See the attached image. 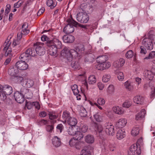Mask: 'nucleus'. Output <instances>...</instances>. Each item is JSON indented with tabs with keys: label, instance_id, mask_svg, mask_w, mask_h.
<instances>
[{
	"label": "nucleus",
	"instance_id": "1",
	"mask_svg": "<svg viewBox=\"0 0 155 155\" xmlns=\"http://www.w3.org/2000/svg\"><path fill=\"white\" fill-rule=\"evenodd\" d=\"M148 38H145L142 41V44L147 50L153 48V44H155V35L148 33Z\"/></svg>",
	"mask_w": 155,
	"mask_h": 155
},
{
	"label": "nucleus",
	"instance_id": "2",
	"mask_svg": "<svg viewBox=\"0 0 155 155\" xmlns=\"http://www.w3.org/2000/svg\"><path fill=\"white\" fill-rule=\"evenodd\" d=\"M84 50L83 46L81 45L76 47L74 49L70 50V53H69V57H68V61L69 62L71 61L73 58H76L78 57L80 53L84 51Z\"/></svg>",
	"mask_w": 155,
	"mask_h": 155
},
{
	"label": "nucleus",
	"instance_id": "3",
	"mask_svg": "<svg viewBox=\"0 0 155 155\" xmlns=\"http://www.w3.org/2000/svg\"><path fill=\"white\" fill-rule=\"evenodd\" d=\"M141 153L140 146L137 142L136 144H133L131 146L128 151V155H138Z\"/></svg>",
	"mask_w": 155,
	"mask_h": 155
},
{
	"label": "nucleus",
	"instance_id": "4",
	"mask_svg": "<svg viewBox=\"0 0 155 155\" xmlns=\"http://www.w3.org/2000/svg\"><path fill=\"white\" fill-rule=\"evenodd\" d=\"M76 18L78 22L81 23H86L89 20V16L86 12H80L77 14Z\"/></svg>",
	"mask_w": 155,
	"mask_h": 155
},
{
	"label": "nucleus",
	"instance_id": "5",
	"mask_svg": "<svg viewBox=\"0 0 155 155\" xmlns=\"http://www.w3.org/2000/svg\"><path fill=\"white\" fill-rule=\"evenodd\" d=\"M45 44L48 47H52L57 49L60 48L62 45L61 42L56 38H54L48 41V42H46Z\"/></svg>",
	"mask_w": 155,
	"mask_h": 155
},
{
	"label": "nucleus",
	"instance_id": "6",
	"mask_svg": "<svg viewBox=\"0 0 155 155\" xmlns=\"http://www.w3.org/2000/svg\"><path fill=\"white\" fill-rule=\"evenodd\" d=\"M69 20H74L72 18L68 19L67 22L68 24L65 26L63 29L64 32L66 34H70L73 32L74 30V27H76L74 23H73V22H70Z\"/></svg>",
	"mask_w": 155,
	"mask_h": 155
},
{
	"label": "nucleus",
	"instance_id": "7",
	"mask_svg": "<svg viewBox=\"0 0 155 155\" xmlns=\"http://www.w3.org/2000/svg\"><path fill=\"white\" fill-rule=\"evenodd\" d=\"M14 96L15 101L21 104L25 101L24 94L21 91V88L20 91H16L14 93Z\"/></svg>",
	"mask_w": 155,
	"mask_h": 155
},
{
	"label": "nucleus",
	"instance_id": "8",
	"mask_svg": "<svg viewBox=\"0 0 155 155\" xmlns=\"http://www.w3.org/2000/svg\"><path fill=\"white\" fill-rule=\"evenodd\" d=\"M18 73L19 71L16 65L12 66L8 69V74L12 77H17Z\"/></svg>",
	"mask_w": 155,
	"mask_h": 155
},
{
	"label": "nucleus",
	"instance_id": "9",
	"mask_svg": "<svg viewBox=\"0 0 155 155\" xmlns=\"http://www.w3.org/2000/svg\"><path fill=\"white\" fill-rule=\"evenodd\" d=\"M15 64L18 69L21 70H25L28 68V64L24 61H19L16 63Z\"/></svg>",
	"mask_w": 155,
	"mask_h": 155
},
{
	"label": "nucleus",
	"instance_id": "10",
	"mask_svg": "<svg viewBox=\"0 0 155 155\" xmlns=\"http://www.w3.org/2000/svg\"><path fill=\"white\" fill-rule=\"evenodd\" d=\"M110 66V62L106 61L101 64H98L96 66V67L98 70H103L108 69Z\"/></svg>",
	"mask_w": 155,
	"mask_h": 155
},
{
	"label": "nucleus",
	"instance_id": "11",
	"mask_svg": "<svg viewBox=\"0 0 155 155\" xmlns=\"http://www.w3.org/2000/svg\"><path fill=\"white\" fill-rule=\"evenodd\" d=\"M21 91L24 94V97L28 99H31L32 97V93L29 89L24 87L21 88Z\"/></svg>",
	"mask_w": 155,
	"mask_h": 155
},
{
	"label": "nucleus",
	"instance_id": "12",
	"mask_svg": "<svg viewBox=\"0 0 155 155\" xmlns=\"http://www.w3.org/2000/svg\"><path fill=\"white\" fill-rule=\"evenodd\" d=\"M105 131L107 134L113 136L114 134V127L112 125H107L105 126Z\"/></svg>",
	"mask_w": 155,
	"mask_h": 155
},
{
	"label": "nucleus",
	"instance_id": "13",
	"mask_svg": "<svg viewBox=\"0 0 155 155\" xmlns=\"http://www.w3.org/2000/svg\"><path fill=\"white\" fill-rule=\"evenodd\" d=\"M62 39L65 43H71L74 41V37L71 35H65L63 37Z\"/></svg>",
	"mask_w": 155,
	"mask_h": 155
},
{
	"label": "nucleus",
	"instance_id": "14",
	"mask_svg": "<svg viewBox=\"0 0 155 155\" xmlns=\"http://www.w3.org/2000/svg\"><path fill=\"white\" fill-rule=\"evenodd\" d=\"M127 123V120L124 118L120 119L116 123V127L118 128H122L124 127Z\"/></svg>",
	"mask_w": 155,
	"mask_h": 155
},
{
	"label": "nucleus",
	"instance_id": "15",
	"mask_svg": "<svg viewBox=\"0 0 155 155\" xmlns=\"http://www.w3.org/2000/svg\"><path fill=\"white\" fill-rule=\"evenodd\" d=\"M13 92L12 87L8 84L5 85L4 86V90L3 92H4L5 94L9 95L11 94Z\"/></svg>",
	"mask_w": 155,
	"mask_h": 155
},
{
	"label": "nucleus",
	"instance_id": "16",
	"mask_svg": "<svg viewBox=\"0 0 155 155\" xmlns=\"http://www.w3.org/2000/svg\"><path fill=\"white\" fill-rule=\"evenodd\" d=\"M125 63V60L123 58H120L115 61L113 63L114 67L117 68L121 67Z\"/></svg>",
	"mask_w": 155,
	"mask_h": 155
},
{
	"label": "nucleus",
	"instance_id": "17",
	"mask_svg": "<svg viewBox=\"0 0 155 155\" xmlns=\"http://www.w3.org/2000/svg\"><path fill=\"white\" fill-rule=\"evenodd\" d=\"M36 55L38 54L40 56L44 55L45 52V50L43 47L38 46L36 48Z\"/></svg>",
	"mask_w": 155,
	"mask_h": 155
},
{
	"label": "nucleus",
	"instance_id": "18",
	"mask_svg": "<svg viewBox=\"0 0 155 155\" xmlns=\"http://www.w3.org/2000/svg\"><path fill=\"white\" fill-rule=\"evenodd\" d=\"M144 98L140 96H136L133 99L134 102L137 104H142L144 102Z\"/></svg>",
	"mask_w": 155,
	"mask_h": 155
},
{
	"label": "nucleus",
	"instance_id": "19",
	"mask_svg": "<svg viewBox=\"0 0 155 155\" xmlns=\"http://www.w3.org/2000/svg\"><path fill=\"white\" fill-rule=\"evenodd\" d=\"M52 143L56 147L60 146L61 144L60 139L57 136H55L53 138Z\"/></svg>",
	"mask_w": 155,
	"mask_h": 155
},
{
	"label": "nucleus",
	"instance_id": "20",
	"mask_svg": "<svg viewBox=\"0 0 155 155\" xmlns=\"http://www.w3.org/2000/svg\"><path fill=\"white\" fill-rule=\"evenodd\" d=\"M78 126L70 127L68 130V134L70 135L74 136L75 135L76 131L78 130Z\"/></svg>",
	"mask_w": 155,
	"mask_h": 155
},
{
	"label": "nucleus",
	"instance_id": "21",
	"mask_svg": "<svg viewBox=\"0 0 155 155\" xmlns=\"http://www.w3.org/2000/svg\"><path fill=\"white\" fill-rule=\"evenodd\" d=\"M27 53L28 54L30 57L31 56L34 57L36 56V48L32 47L29 48L26 50Z\"/></svg>",
	"mask_w": 155,
	"mask_h": 155
},
{
	"label": "nucleus",
	"instance_id": "22",
	"mask_svg": "<svg viewBox=\"0 0 155 155\" xmlns=\"http://www.w3.org/2000/svg\"><path fill=\"white\" fill-rule=\"evenodd\" d=\"M28 27V24L26 23H25L23 24L21 28V32L23 35H26L29 33V30L27 29Z\"/></svg>",
	"mask_w": 155,
	"mask_h": 155
},
{
	"label": "nucleus",
	"instance_id": "23",
	"mask_svg": "<svg viewBox=\"0 0 155 155\" xmlns=\"http://www.w3.org/2000/svg\"><path fill=\"white\" fill-rule=\"evenodd\" d=\"M77 120L74 117H70L67 120L68 124L71 126L74 127L76 126V125L77 123Z\"/></svg>",
	"mask_w": 155,
	"mask_h": 155
},
{
	"label": "nucleus",
	"instance_id": "24",
	"mask_svg": "<svg viewBox=\"0 0 155 155\" xmlns=\"http://www.w3.org/2000/svg\"><path fill=\"white\" fill-rule=\"evenodd\" d=\"M145 114V110L144 109H142L139 113L136 115V120H138L143 119L144 117Z\"/></svg>",
	"mask_w": 155,
	"mask_h": 155
},
{
	"label": "nucleus",
	"instance_id": "25",
	"mask_svg": "<svg viewBox=\"0 0 155 155\" xmlns=\"http://www.w3.org/2000/svg\"><path fill=\"white\" fill-rule=\"evenodd\" d=\"M70 50L68 49L67 47H65L61 51V55L66 58L68 60V57H69V53H70Z\"/></svg>",
	"mask_w": 155,
	"mask_h": 155
},
{
	"label": "nucleus",
	"instance_id": "26",
	"mask_svg": "<svg viewBox=\"0 0 155 155\" xmlns=\"http://www.w3.org/2000/svg\"><path fill=\"white\" fill-rule=\"evenodd\" d=\"M94 126L96 131L98 132L99 134H102L103 132V128L102 125L95 123L94 124Z\"/></svg>",
	"mask_w": 155,
	"mask_h": 155
},
{
	"label": "nucleus",
	"instance_id": "27",
	"mask_svg": "<svg viewBox=\"0 0 155 155\" xmlns=\"http://www.w3.org/2000/svg\"><path fill=\"white\" fill-rule=\"evenodd\" d=\"M4 43V45L5 46L4 48L3 49V52H5V56H7L12 51L11 49L9 47V44H8Z\"/></svg>",
	"mask_w": 155,
	"mask_h": 155
},
{
	"label": "nucleus",
	"instance_id": "28",
	"mask_svg": "<svg viewBox=\"0 0 155 155\" xmlns=\"http://www.w3.org/2000/svg\"><path fill=\"white\" fill-rule=\"evenodd\" d=\"M30 58L28 54L27 53L26 51L25 52L21 54L19 58L22 61H28Z\"/></svg>",
	"mask_w": 155,
	"mask_h": 155
},
{
	"label": "nucleus",
	"instance_id": "29",
	"mask_svg": "<svg viewBox=\"0 0 155 155\" xmlns=\"http://www.w3.org/2000/svg\"><path fill=\"white\" fill-rule=\"evenodd\" d=\"M125 131L122 130H119L117 134V137L119 140H121L125 137Z\"/></svg>",
	"mask_w": 155,
	"mask_h": 155
},
{
	"label": "nucleus",
	"instance_id": "30",
	"mask_svg": "<svg viewBox=\"0 0 155 155\" xmlns=\"http://www.w3.org/2000/svg\"><path fill=\"white\" fill-rule=\"evenodd\" d=\"M49 48V54L50 55L56 57L57 56V49L52 47H48Z\"/></svg>",
	"mask_w": 155,
	"mask_h": 155
},
{
	"label": "nucleus",
	"instance_id": "31",
	"mask_svg": "<svg viewBox=\"0 0 155 155\" xmlns=\"http://www.w3.org/2000/svg\"><path fill=\"white\" fill-rule=\"evenodd\" d=\"M107 60V56L101 55L97 57V61L98 64H101L106 62Z\"/></svg>",
	"mask_w": 155,
	"mask_h": 155
},
{
	"label": "nucleus",
	"instance_id": "32",
	"mask_svg": "<svg viewBox=\"0 0 155 155\" xmlns=\"http://www.w3.org/2000/svg\"><path fill=\"white\" fill-rule=\"evenodd\" d=\"M94 117L96 120L98 122H101L103 120V116L101 114L97 113L94 115Z\"/></svg>",
	"mask_w": 155,
	"mask_h": 155
},
{
	"label": "nucleus",
	"instance_id": "33",
	"mask_svg": "<svg viewBox=\"0 0 155 155\" xmlns=\"http://www.w3.org/2000/svg\"><path fill=\"white\" fill-rule=\"evenodd\" d=\"M85 141L88 143H92L94 140V138L92 135H87L85 137Z\"/></svg>",
	"mask_w": 155,
	"mask_h": 155
},
{
	"label": "nucleus",
	"instance_id": "34",
	"mask_svg": "<svg viewBox=\"0 0 155 155\" xmlns=\"http://www.w3.org/2000/svg\"><path fill=\"white\" fill-rule=\"evenodd\" d=\"M122 109V108L121 107L118 106L114 107L113 108L114 112L118 114H121L123 113L124 111Z\"/></svg>",
	"mask_w": 155,
	"mask_h": 155
},
{
	"label": "nucleus",
	"instance_id": "35",
	"mask_svg": "<svg viewBox=\"0 0 155 155\" xmlns=\"http://www.w3.org/2000/svg\"><path fill=\"white\" fill-rule=\"evenodd\" d=\"M71 66L74 69H79L81 67L77 61H73L71 64Z\"/></svg>",
	"mask_w": 155,
	"mask_h": 155
},
{
	"label": "nucleus",
	"instance_id": "36",
	"mask_svg": "<svg viewBox=\"0 0 155 155\" xmlns=\"http://www.w3.org/2000/svg\"><path fill=\"white\" fill-rule=\"evenodd\" d=\"M154 76V74L153 72L150 71H147L145 73L146 78L149 80H152Z\"/></svg>",
	"mask_w": 155,
	"mask_h": 155
},
{
	"label": "nucleus",
	"instance_id": "37",
	"mask_svg": "<svg viewBox=\"0 0 155 155\" xmlns=\"http://www.w3.org/2000/svg\"><path fill=\"white\" fill-rule=\"evenodd\" d=\"M74 136V138L77 140H79L83 137V135L82 133L78 130Z\"/></svg>",
	"mask_w": 155,
	"mask_h": 155
},
{
	"label": "nucleus",
	"instance_id": "38",
	"mask_svg": "<svg viewBox=\"0 0 155 155\" xmlns=\"http://www.w3.org/2000/svg\"><path fill=\"white\" fill-rule=\"evenodd\" d=\"M70 117V114L68 112L65 111L63 112L62 118L64 121L66 122V120Z\"/></svg>",
	"mask_w": 155,
	"mask_h": 155
},
{
	"label": "nucleus",
	"instance_id": "39",
	"mask_svg": "<svg viewBox=\"0 0 155 155\" xmlns=\"http://www.w3.org/2000/svg\"><path fill=\"white\" fill-rule=\"evenodd\" d=\"M71 87L73 94L74 95H76L80 93V91H79L78 88V86L77 85L74 84L71 86Z\"/></svg>",
	"mask_w": 155,
	"mask_h": 155
},
{
	"label": "nucleus",
	"instance_id": "40",
	"mask_svg": "<svg viewBox=\"0 0 155 155\" xmlns=\"http://www.w3.org/2000/svg\"><path fill=\"white\" fill-rule=\"evenodd\" d=\"M124 86L126 89L129 91H130L133 88V84L129 82L128 81L125 82Z\"/></svg>",
	"mask_w": 155,
	"mask_h": 155
},
{
	"label": "nucleus",
	"instance_id": "41",
	"mask_svg": "<svg viewBox=\"0 0 155 155\" xmlns=\"http://www.w3.org/2000/svg\"><path fill=\"white\" fill-rule=\"evenodd\" d=\"M96 78L94 75H91L88 78V83L89 84H93L96 82Z\"/></svg>",
	"mask_w": 155,
	"mask_h": 155
},
{
	"label": "nucleus",
	"instance_id": "42",
	"mask_svg": "<svg viewBox=\"0 0 155 155\" xmlns=\"http://www.w3.org/2000/svg\"><path fill=\"white\" fill-rule=\"evenodd\" d=\"M70 20L69 21H71L70 22H73V23H74V24L75 25H76V27H77L78 26L82 28H84V29H87V25H82L81 24L78 23V22H76V21H75L74 20H72V21H71L70 20Z\"/></svg>",
	"mask_w": 155,
	"mask_h": 155
},
{
	"label": "nucleus",
	"instance_id": "43",
	"mask_svg": "<svg viewBox=\"0 0 155 155\" xmlns=\"http://www.w3.org/2000/svg\"><path fill=\"white\" fill-rule=\"evenodd\" d=\"M87 112L86 109L83 107H81L80 112V116L82 117H85L87 116Z\"/></svg>",
	"mask_w": 155,
	"mask_h": 155
},
{
	"label": "nucleus",
	"instance_id": "44",
	"mask_svg": "<svg viewBox=\"0 0 155 155\" xmlns=\"http://www.w3.org/2000/svg\"><path fill=\"white\" fill-rule=\"evenodd\" d=\"M139 129L138 127L133 128L131 131V134L133 136H136L139 134Z\"/></svg>",
	"mask_w": 155,
	"mask_h": 155
},
{
	"label": "nucleus",
	"instance_id": "45",
	"mask_svg": "<svg viewBox=\"0 0 155 155\" xmlns=\"http://www.w3.org/2000/svg\"><path fill=\"white\" fill-rule=\"evenodd\" d=\"M46 4L47 6L51 7V9H53L56 6V4L54 3L52 0H47Z\"/></svg>",
	"mask_w": 155,
	"mask_h": 155
},
{
	"label": "nucleus",
	"instance_id": "46",
	"mask_svg": "<svg viewBox=\"0 0 155 155\" xmlns=\"http://www.w3.org/2000/svg\"><path fill=\"white\" fill-rule=\"evenodd\" d=\"M155 56V51H152L147 56H146L144 58V59H150L153 58Z\"/></svg>",
	"mask_w": 155,
	"mask_h": 155
},
{
	"label": "nucleus",
	"instance_id": "47",
	"mask_svg": "<svg viewBox=\"0 0 155 155\" xmlns=\"http://www.w3.org/2000/svg\"><path fill=\"white\" fill-rule=\"evenodd\" d=\"M110 78V76L109 74H105L102 78V81L104 82H107L109 80Z\"/></svg>",
	"mask_w": 155,
	"mask_h": 155
},
{
	"label": "nucleus",
	"instance_id": "48",
	"mask_svg": "<svg viewBox=\"0 0 155 155\" xmlns=\"http://www.w3.org/2000/svg\"><path fill=\"white\" fill-rule=\"evenodd\" d=\"M23 3V2L22 1L20 0L16 3L14 4V7L15 8H18Z\"/></svg>",
	"mask_w": 155,
	"mask_h": 155
},
{
	"label": "nucleus",
	"instance_id": "49",
	"mask_svg": "<svg viewBox=\"0 0 155 155\" xmlns=\"http://www.w3.org/2000/svg\"><path fill=\"white\" fill-rule=\"evenodd\" d=\"M134 55L133 51L132 50L128 51L126 54V57L127 58H132Z\"/></svg>",
	"mask_w": 155,
	"mask_h": 155
},
{
	"label": "nucleus",
	"instance_id": "50",
	"mask_svg": "<svg viewBox=\"0 0 155 155\" xmlns=\"http://www.w3.org/2000/svg\"><path fill=\"white\" fill-rule=\"evenodd\" d=\"M88 129L87 126L86 125L82 124L81 126V130L83 133L86 132L87 131Z\"/></svg>",
	"mask_w": 155,
	"mask_h": 155
},
{
	"label": "nucleus",
	"instance_id": "51",
	"mask_svg": "<svg viewBox=\"0 0 155 155\" xmlns=\"http://www.w3.org/2000/svg\"><path fill=\"white\" fill-rule=\"evenodd\" d=\"M118 79L120 81H122L124 78V76L122 72H119L117 76Z\"/></svg>",
	"mask_w": 155,
	"mask_h": 155
},
{
	"label": "nucleus",
	"instance_id": "52",
	"mask_svg": "<svg viewBox=\"0 0 155 155\" xmlns=\"http://www.w3.org/2000/svg\"><path fill=\"white\" fill-rule=\"evenodd\" d=\"M77 140L75 139L74 137L71 138L69 141V144L71 147H74L75 145V143H76L75 141Z\"/></svg>",
	"mask_w": 155,
	"mask_h": 155
},
{
	"label": "nucleus",
	"instance_id": "53",
	"mask_svg": "<svg viewBox=\"0 0 155 155\" xmlns=\"http://www.w3.org/2000/svg\"><path fill=\"white\" fill-rule=\"evenodd\" d=\"M98 104L100 105H104L105 103V101L103 98H99L97 100Z\"/></svg>",
	"mask_w": 155,
	"mask_h": 155
},
{
	"label": "nucleus",
	"instance_id": "54",
	"mask_svg": "<svg viewBox=\"0 0 155 155\" xmlns=\"http://www.w3.org/2000/svg\"><path fill=\"white\" fill-rule=\"evenodd\" d=\"M49 118L51 120L56 119L57 117V115L55 113L52 112L49 114Z\"/></svg>",
	"mask_w": 155,
	"mask_h": 155
},
{
	"label": "nucleus",
	"instance_id": "55",
	"mask_svg": "<svg viewBox=\"0 0 155 155\" xmlns=\"http://www.w3.org/2000/svg\"><path fill=\"white\" fill-rule=\"evenodd\" d=\"M131 104L130 102L129 101L126 100L123 103V106L124 107L128 108L131 106Z\"/></svg>",
	"mask_w": 155,
	"mask_h": 155
},
{
	"label": "nucleus",
	"instance_id": "56",
	"mask_svg": "<svg viewBox=\"0 0 155 155\" xmlns=\"http://www.w3.org/2000/svg\"><path fill=\"white\" fill-rule=\"evenodd\" d=\"M26 84L27 87H30L33 85V81L31 80L28 79L26 82Z\"/></svg>",
	"mask_w": 155,
	"mask_h": 155
},
{
	"label": "nucleus",
	"instance_id": "57",
	"mask_svg": "<svg viewBox=\"0 0 155 155\" xmlns=\"http://www.w3.org/2000/svg\"><path fill=\"white\" fill-rule=\"evenodd\" d=\"M82 143L77 142L75 143L74 147L77 149H80L82 147Z\"/></svg>",
	"mask_w": 155,
	"mask_h": 155
},
{
	"label": "nucleus",
	"instance_id": "58",
	"mask_svg": "<svg viewBox=\"0 0 155 155\" xmlns=\"http://www.w3.org/2000/svg\"><path fill=\"white\" fill-rule=\"evenodd\" d=\"M64 128V127L63 125L61 124L58 125L56 127V128L58 130H58H59L60 133L62 132Z\"/></svg>",
	"mask_w": 155,
	"mask_h": 155
},
{
	"label": "nucleus",
	"instance_id": "59",
	"mask_svg": "<svg viewBox=\"0 0 155 155\" xmlns=\"http://www.w3.org/2000/svg\"><path fill=\"white\" fill-rule=\"evenodd\" d=\"M41 40L42 41H46L47 42L50 41L49 38L47 36L44 35H43L41 37Z\"/></svg>",
	"mask_w": 155,
	"mask_h": 155
},
{
	"label": "nucleus",
	"instance_id": "60",
	"mask_svg": "<svg viewBox=\"0 0 155 155\" xmlns=\"http://www.w3.org/2000/svg\"><path fill=\"white\" fill-rule=\"evenodd\" d=\"M33 106H34L35 108L39 110L40 107V106L39 102L36 101L32 102Z\"/></svg>",
	"mask_w": 155,
	"mask_h": 155
},
{
	"label": "nucleus",
	"instance_id": "61",
	"mask_svg": "<svg viewBox=\"0 0 155 155\" xmlns=\"http://www.w3.org/2000/svg\"><path fill=\"white\" fill-rule=\"evenodd\" d=\"M140 52L141 54H145L147 53V51L146 48L143 46H141L140 47Z\"/></svg>",
	"mask_w": 155,
	"mask_h": 155
},
{
	"label": "nucleus",
	"instance_id": "62",
	"mask_svg": "<svg viewBox=\"0 0 155 155\" xmlns=\"http://www.w3.org/2000/svg\"><path fill=\"white\" fill-rule=\"evenodd\" d=\"M26 106L28 109H31L33 106L32 102H28L26 103Z\"/></svg>",
	"mask_w": 155,
	"mask_h": 155
},
{
	"label": "nucleus",
	"instance_id": "63",
	"mask_svg": "<svg viewBox=\"0 0 155 155\" xmlns=\"http://www.w3.org/2000/svg\"><path fill=\"white\" fill-rule=\"evenodd\" d=\"M81 152V155H91L90 151H87L84 149L82 150Z\"/></svg>",
	"mask_w": 155,
	"mask_h": 155
},
{
	"label": "nucleus",
	"instance_id": "64",
	"mask_svg": "<svg viewBox=\"0 0 155 155\" xmlns=\"http://www.w3.org/2000/svg\"><path fill=\"white\" fill-rule=\"evenodd\" d=\"M114 91V87L113 85H110L108 87V91L110 94L112 93Z\"/></svg>",
	"mask_w": 155,
	"mask_h": 155
}]
</instances>
